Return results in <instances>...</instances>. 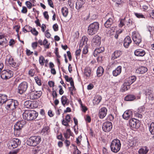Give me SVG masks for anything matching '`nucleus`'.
Here are the masks:
<instances>
[{
    "label": "nucleus",
    "instance_id": "obj_24",
    "mask_svg": "<svg viewBox=\"0 0 154 154\" xmlns=\"http://www.w3.org/2000/svg\"><path fill=\"white\" fill-rule=\"evenodd\" d=\"M146 93L149 100H154V92L148 89L146 90Z\"/></svg>",
    "mask_w": 154,
    "mask_h": 154
},
{
    "label": "nucleus",
    "instance_id": "obj_12",
    "mask_svg": "<svg viewBox=\"0 0 154 154\" xmlns=\"http://www.w3.org/2000/svg\"><path fill=\"white\" fill-rule=\"evenodd\" d=\"M112 125L111 122L107 121L104 122L102 125L103 130L106 132H109L112 129Z\"/></svg>",
    "mask_w": 154,
    "mask_h": 154
},
{
    "label": "nucleus",
    "instance_id": "obj_3",
    "mask_svg": "<svg viewBox=\"0 0 154 154\" xmlns=\"http://www.w3.org/2000/svg\"><path fill=\"white\" fill-rule=\"evenodd\" d=\"M41 140L39 136H34L30 137L26 141L27 144L31 146H35L39 144Z\"/></svg>",
    "mask_w": 154,
    "mask_h": 154
},
{
    "label": "nucleus",
    "instance_id": "obj_41",
    "mask_svg": "<svg viewBox=\"0 0 154 154\" xmlns=\"http://www.w3.org/2000/svg\"><path fill=\"white\" fill-rule=\"evenodd\" d=\"M45 61L44 57L43 56H41L39 58V62L40 64L42 65L43 66L44 64V61Z\"/></svg>",
    "mask_w": 154,
    "mask_h": 154
},
{
    "label": "nucleus",
    "instance_id": "obj_19",
    "mask_svg": "<svg viewBox=\"0 0 154 154\" xmlns=\"http://www.w3.org/2000/svg\"><path fill=\"white\" fill-rule=\"evenodd\" d=\"M8 41L3 35H0V45L6 47L7 45Z\"/></svg>",
    "mask_w": 154,
    "mask_h": 154
},
{
    "label": "nucleus",
    "instance_id": "obj_14",
    "mask_svg": "<svg viewBox=\"0 0 154 154\" xmlns=\"http://www.w3.org/2000/svg\"><path fill=\"white\" fill-rule=\"evenodd\" d=\"M21 142V141L19 139L14 138L11 141L10 146L11 145L13 148H15L20 145Z\"/></svg>",
    "mask_w": 154,
    "mask_h": 154
},
{
    "label": "nucleus",
    "instance_id": "obj_52",
    "mask_svg": "<svg viewBox=\"0 0 154 154\" xmlns=\"http://www.w3.org/2000/svg\"><path fill=\"white\" fill-rule=\"evenodd\" d=\"M53 28L54 30L56 32L58 30V26L57 23L54 24L53 26Z\"/></svg>",
    "mask_w": 154,
    "mask_h": 154
},
{
    "label": "nucleus",
    "instance_id": "obj_37",
    "mask_svg": "<svg viewBox=\"0 0 154 154\" xmlns=\"http://www.w3.org/2000/svg\"><path fill=\"white\" fill-rule=\"evenodd\" d=\"M61 11L62 15L65 17H67L68 14V9L66 7H63L61 9Z\"/></svg>",
    "mask_w": 154,
    "mask_h": 154
},
{
    "label": "nucleus",
    "instance_id": "obj_2",
    "mask_svg": "<svg viewBox=\"0 0 154 154\" xmlns=\"http://www.w3.org/2000/svg\"><path fill=\"white\" fill-rule=\"evenodd\" d=\"M18 104L17 100L9 99L5 103V105L6 109L11 111L17 108L18 106Z\"/></svg>",
    "mask_w": 154,
    "mask_h": 154
},
{
    "label": "nucleus",
    "instance_id": "obj_26",
    "mask_svg": "<svg viewBox=\"0 0 154 154\" xmlns=\"http://www.w3.org/2000/svg\"><path fill=\"white\" fill-rule=\"evenodd\" d=\"M147 71V69L144 66H141L140 67L136 70V72L139 74H143Z\"/></svg>",
    "mask_w": 154,
    "mask_h": 154
},
{
    "label": "nucleus",
    "instance_id": "obj_49",
    "mask_svg": "<svg viewBox=\"0 0 154 154\" xmlns=\"http://www.w3.org/2000/svg\"><path fill=\"white\" fill-rule=\"evenodd\" d=\"M145 108L144 106H141L139 107L138 109V112L141 113L144 111Z\"/></svg>",
    "mask_w": 154,
    "mask_h": 154
},
{
    "label": "nucleus",
    "instance_id": "obj_21",
    "mask_svg": "<svg viewBox=\"0 0 154 154\" xmlns=\"http://www.w3.org/2000/svg\"><path fill=\"white\" fill-rule=\"evenodd\" d=\"M122 54V52L120 50L115 51L112 54L111 56V59L114 60L119 57Z\"/></svg>",
    "mask_w": 154,
    "mask_h": 154
},
{
    "label": "nucleus",
    "instance_id": "obj_44",
    "mask_svg": "<svg viewBox=\"0 0 154 154\" xmlns=\"http://www.w3.org/2000/svg\"><path fill=\"white\" fill-rule=\"evenodd\" d=\"M135 15L138 18H145L143 15L141 13H134Z\"/></svg>",
    "mask_w": 154,
    "mask_h": 154
},
{
    "label": "nucleus",
    "instance_id": "obj_8",
    "mask_svg": "<svg viewBox=\"0 0 154 154\" xmlns=\"http://www.w3.org/2000/svg\"><path fill=\"white\" fill-rule=\"evenodd\" d=\"M28 86L27 82H23L21 83L18 87V92L22 94L24 93L26 90Z\"/></svg>",
    "mask_w": 154,
    "mask_h": 154
},
{
    "label": "nucleus",
    "instance_id": "obj_23",
    "mask_svg": "<svg viewBox=\"0 0 154 154\" xmlns=\"http://www.w3.org/2000/svg\"><path fill=\"white\" fill-rule=\"evenodd\" d=\"M104 51V48L103 47H101L100 48L95 49L93 53L94 56L95 57H97L98 55L103 52Z\"/></svg>",
    "mask_w": 154,
    "mask_h": 154
},
{
    "label": "nucleus",
    "instance_id": "obj_48",
    "mask_svg": "<svg viewBox=\"0 0 154 154\" xmlns=\"http://www.w3.org/2000/svg\"><path fill=\"white\" fill-rule=\"evenodd\" d=\"M125 19V18H124V19H121L120 22V23L119 25V27H122L124 25V22Z\"/></svg>",
    "mask_w": 154,
    "mask_h": 154
},
{
    "label": "nucleus",
    "instance_id": "obj_33",
    "mask_svg": "<svg viewBox=\"0 0 154 154\" xmlns=\"http://www.w3.org/2000/svg\"><path fill=\"white\" fill-rule=\"evenodd\" d=\"M129 145L131 146H137L138 145V140L136 138L134 139L129 142Z\"/></svg>",
    "mask_w": 154,
    "mask_h": 154
},
{
    "label": "nucleus",
    "instance_id": "obj_62",
    "mask_svg": "<svg viewBox=\"0 0 154 154\" xmlns=\"http://www.w3.org/2000/svg\"><path fill=\"white\" fill-rule=\"evenodd\" d=\"M33 53V52H31L28 49L26 50V54L27 56H29Z\"/></svg>",
    "mask_w": 154,
    "mask_h": 154
},
{
    "label": "nucleus",
    "instance_id": "obj_1",
    "mask_svg": "<svg viewBox=\"0 0 154 154\" xmlns=\"http://www.w3.org/2000/svg\"><path fill=\"white\" fill-rule=\"evenodd\" d=\"M38 116V113L34 110H25L23 114V119L29 121L35 120Z\"/></svg>",
    "mask_w": 154,
    "mask_h": 154
},
{
    "label": "nucleus",
    "instance_id": "obj_60",
    "mask_svg": "<svg viewBox=\"0 0 154 154\" xmlns=\"http://www.w3.org/2000/svg\"><path fill=\"white\" fill-rule=\"evenodd\" d=\"M48 30H47L45 32V36L47 38H50L51 35L48 32Z\"/></svg>",
    "mask_w": 154,
    "mask_h": 154
},
{
    "label": "nucleus",
    "instance_id": "obj_35",
    "mask_svg": "<svg viewBox=\"0 0 154 154\" xmlns=\"http://www.w3.org/2000/svg\"><path fill=\"white\" fill-rule=\"evenodd\" d=\"M50 132V128L48 126L44 127L42 130V133L45 135H48Z\"/></svg>",
    "mask_w": 154,
    "mask_h": 154
},
{
    "label": "nucleus",
    "instance_id": "obj_25",
    "mask_svg": "<svg viewBox=\"0 0 154 154\" xmlns=\"http://www.w3.org/2000/svg\"><path fill=\"white\" fill-rule=\"evenodd\" d=\"M113 22V18H109L104 24V26L106 28H110Z\"/></svg>",
    "mask_w": 154,
    "mask_h": 154
},
{
    "label": "nucleus",
    "instance_id": "obj_20",
    "mask_svg": "<svg viewBox=\"0 0 154 154\" xmlns=\"http://www.w3.org/2000/svg\"><path fill=\"white\" fill-rule=\"evenodd\" d=\"M131 40L129 36H127L124 40V46L126 48H128L131 42Z\"/></svg>",
    "mask_w": 154,
    "mask_h": 154
},
{
    "label": "nucleus",
    "instance_id": "obj_64",
    "mask_svg": "<svg viewBox=\"0 0 154 154\" xmlns=\"http://www.w3.org/2000/svg\"><path fill=\"white\" fill-rule=\"evenodd\" d=\"M64 143L66 146L68 147L70 144V142L69 140H66L64 141Z\"/></svg>",
    "mask_w": 154,
    "mask_h": 154
},
{
    "label": "nucleus",
    "instance_id": "obj_56",
    "mask_svg": "<svg viewBox=\"0 0 154 154\" xmlns=\"http://www.w3.org/2000/svg\"><path fill=\"white\" fill-rule=\"evenodd\" d=\"M134 115L136 117L140 119H141L142 118V115L139 113L137 112L134 113Z\"/></svg>",
    "mask_w": 154,
    "mask_h": 154
},
{
    "label": "nucleus",
    "instance_id": "obj_63",
    "mask_svg": "<svg viewBox=\"0 0 154 154\" xmlns=\"http://www.w3.org/2000/svg\"><path fill=\"white\" fill-rule=\"evenodd\" d=\"M19 151H20V149H18L16 150L15 151H12V152H10L8 153V154H17V153L19 152Z\"/></svg>",
    "mask_w": 154,
    "mask_h": 154
},
{
    "label": "nucleus",
    "instance_id": "obj_4",
    "mask_svg": "<svg viewBox=\"0 0 154 154\" xmlns=\"http://www.w3.org/2000/svg\"><path fill=\"white\" fill-rule=\"evenodd\" d=\"M99 29V23L97 22H94L88 26V33L89 35H93L97 32Z\"/></svg>",
    "mask_w": 154,
    "mask_h": 154
},
{
    "label": "nucleus",
    "instance_id": "obj_36",
    "mask_svg": "<svg viewBox=\"0 0 154 154\" xmlns=\"http://www.w3.org/2000/svg\"><path fill=\"white\" fill-rule=\"evenodd\" d=\"M88 38L85 36H83L82 39V41L80 44L79 47L82 46L83 45H86L88 41Z\"/></svg>",
    "mask_w": 154,
    "mask_h": 154
},
{
    "label": "nucleus",
    "instance_id": "obj_5",
    "mask_svg": "<svg viewBox=\"0 0 154 154\" xmlns=\"http://www.w3.org/2000/svg\"><path fill=\"white\" fill-rule=\"evenodd\" d=\"M121 146V144L120 140L115 139L112 141L110 146L112 151L116 153L120 150Z\"/></svg>",
    "mask_w": 154,
    "mask_h": 154
},
{
    "label": "nucleus",
    "instance_id": "obj_47",
    "mask_svg": "<svg viewBox=\"0 0 154 154\" xmlns=\"http://www.w3.org/2000/svg\"><path fill=\"white\" fill-rule=\"evenodd\" d=\"M53 91H52V96L53 98H56L57 97V94L56 91V90H54V88H53L52 89Z\"/></svg>",
    "mask_w": 154,
    "mask_h": 154
},
{
    "label": "nucleus",
    "instance_id": "obj_51",
    "mask_svg": "<svg viewBox=\"0 0 154 154\" xmlns=\"http://www.w3.org/2000/svg\"><path fill=\"white\" fill-rule=\"evenodd\" d=\"M31 32L34 35L36 36L38 34V32L37 31L35 28L32 29Z\"/></svg>",
    "mask_w": 154,
    "mask_h": 154
},
{
    "label": "nucleus",
    "instance_id": "obj_59",
    "mask_svg": "<svg viewBox=\"0 0 154 154\" xmlns=\"http://www.w3.org/2000/svg\"><path fill=\"white\" fill-rule=\"evenodd\" d=\"M38 42H33L32 43V48L34 49H35L36 48L37 46Z\"/></svg>",
    "mask_w": 154,
    "mask_h": 154
},
{
    "label": "nucleus",
    "instance_id": "obj_18",
    "mask_svg": "<svg viewBox=\"0 0 154 154\" xmlns=\"http://www.w3.org/2000/svg\"><path fill=\"white\" fill-rule=\"evenodd\" d=\"M132 115V112L131 110H129L125 112L122 115L123 119L125 120H128Z\"/></svg>",
    "mask_w": 154,
    "mask_h": 154
},
{
    "label": "nucleus",
    "instance_id": "obj_38",
    "mask_svg": "<svg viewBox=\"0 0 154 154\" xmlns=\"http://www.w3.org/2000/svg\"><path fill=\"white\" fill-rule=\"evenodd\" d=\"M8 62L9 64L13 67H16L18 66L17 64L14 62L13 58L11 57L9 58Z\"/></svg>",
    "mask_w": 154,
    "mask_h": 154
},
{
    "label": "nucleus",
    "instance_id": "obj_54",
    "mask_svg": "<svg viewBox=\"0 0 154 154\" xmlns=\"http://www.w3.org/2000/svg\"><path fill=\"white\" fill-rule=\"evenodd\" d=\"M126 23L127 26L129 27L131 25H132L134 22L131 19H129L128 21L126 22Z\"/></svg>",
    "mask_w": 154,
    "mask_h": 154
},
{
    "label": "nucleus",
    "instance_id": "obj_28",
    "mask_svg": "<svg viewBox=\"0 0 154 154\" xmlns=\"http://www.w3.org/2000/svg\"><path fill=\"white\" fill-rule=\"evenodd\" d=\"M122 67L121 66H119L114 70L113 71V75L116 76L119 75L121 72Z\"/></svg>",
    "mask_w": 154,
    "mask_h": 154
},
{
    "label": "nucleus",
    "instance_id": "obj_39",
    "mask_svg": "<svg viewBox=\"0 0 154 154\" xmlns=\"http://www.w3.org/2000/svg\"><path fill=\"white\" fill-rule=\"evenodd\" d=\"M91 70L90 68L88 67L86 68L85 69V74L87 77H89L91 74Z\"/></svg>",
    "mask_w": 154,
    "mask_h": 154
},
{
    "label": "nucleus",
    "instance_id": "obj_40",
    "mask_svg": "<svg viewBox=\"0 0 154 154\" xmlns=\"http://www.w3.org/2000/svg\"><path fill=\"white\" fill-rule=\"evenodd\" d=\"M102 99V97L99 95H96L94 99V100L95 101L96 103L97 104H98L101 101Z\"/></svg>",
    "mask_w": 154,
    "mask_h": 154
},
{
    "label": "nucleus",
    "instance_id": "obj_53",
    "mask_svg": "<svg viewBox=\"0 0 154 154\" xmlns=\"http://www.w3.org/2000/svg\"><path fill=\"white\" fill-rule=\"evenodd\" d=\"M69 122H67L66 120L65 121V120L63 119V120L62 121V124L63 125L66 126H68L69 125L68 124V123Z\"/></svg>",
    "mask_w": 154,
    "mask_h": 154
},
{
    "label": "nucleus",
    "instance_id": "obj_16",
    "mask_svg": "<svg viewBox=\"0 0 154 154\" xmlns=\"http://www.w3.org/2000/svg\"><path fill=\"white\" fill-rule=\"evenodd\" d=\"M107 110L105 107L101 108L99 110L98 115L100 119H103L106 116Z\"/></svg>",
    "mask_w": 154,
    "mask_h": 154
},
{
    "label": "nucleus",
    "instance_id": "obj_42",
    "mask_svg": "<svg viewBox=\"0 0 154 154\" xmlns=\"http://www.w3.org/2000/svg\"><path fill=\"white\" fill-rule=\"evenodd\" d=\"M75 0H69L68 1V4L71 8H72L74 7V4L75 3Z\"/></svg>",
    "mask_w": 154,
    "mask_h": 154
},
{
    "label": "nucleus",
    "instance_id": "obj_45",
    "mask_svg": "<svg viewBox=\"0 0 154 154\" xmlns=\"http://www.w3.org/2000/svg\"><path fill=\"white\" fill-rule=\"evenodd\" d=\"M43 45H44L45 48L48 49L49 48V45H47L48 43V41L46 39H45L43 42Z\"/></svg>",
    "mask_w": 154,
    "mask_h": 154
},
{
    "label": "nucleus",
    "instance_id": "obj_7",
    "mask_svg": "<svg viewBox=\"0 0 154 154\" xmlns=\"http://www.w3.org/2000/svg\"><path fill=\"white\" fill-rule=\"evenodd\" d=\"M13 74V72L10 70H4L1 72V77L2 79L7 80L12 77Z\"/></svg>",
    "mask_w": 154,
    "mask_h": 154
},
{
    "label": "nucleus",
    "instance_id": "obj_31",
    "mask_svg": "<svg viewBox=\"0 0 154 154\" xmlns=\"http://www.w3.org/2000/svg\"><path fill=\"white\" fill-rule=\"evenodd\" d=\"M32 103L30 100H27L25 102L24 105V107L28 108H32L33 107Z\"/></svg>",
    "mask_w": 154,
    "mask_h": 154
},
{
    "label": "nucleus",
    "instance_id": "obj_9",
    "mask_svg": "<svg viewBox=\"0 0 154 154\" xmlns=\"http://www.w3.org/2000/svg\"><path fill=\"white\" fill-rule=\"evenodd\" d=\"M42 94L41 91H32L30 92L29 97L31 100H35L39 98Z\"/></svg>",
    "mask_w": 154,
    "mask_h": 154
},
{
    "label": "nucleus",
    "instance_id": "obj_17",
    "mask_svg": "<svg viewBox=\"0 0 154 154\" xmlns=\"http://www.w3.org/2000/svg\"><path fill=\"white\" fill-rule=\"evenodd\" d=\"M85 3V0H77L76 2V9L78 10L84 7Z\"/></svg>",
    "mask_w": 154,
    "mask_h": 154
},
{
    "label": "nucleus",
    "instance_id": "obj_57",
    "mask_svg": "<svg viewBox=\"0 0 154 154\" xmlns=\"http://www.w3.org/2000/svg\"><path fill=\"white\" fill-rule=\"evenodd\" d=\"M26 4L27 7L29 9L31 8L32 7V3L29 1H26Z\"/></svg>",
    "mask_w": 154,
    "mask_h": 154
},
{
    "label": "nucleus",
    "instance_id": "obj_61",
    "mask_svg": "<svg viewBox=\"0 0 154 154\" xmlns=\"http://www.w3.org/2000/svg\"><path fill=\"white\" fill-rule=\"evenodd\" d=\"M27 11V8L25 6L23 7V9L21 11L22 13H26Z\"/></svg>",
    "mask_w": 154,
    "mask_h": 154
},
{
    "label": "nucleus",
    "instance_id": "obj_30",
    "mask_svg": "<svg viewBox=\"0 0 154 154\" xmlns=\"http://www.w3.org/2000/svg\"><path fill=\"white\" fill-rule=\"evenodd\" d=\"M149 150L147 147L145 146L140 149L138 151L139 154H146Z\"/></svg>",
    "mask_w": 154,
    "mask_h": 154
},
{
    "label": "nucleus",
    "instance_id": "obj_29",
    "mask_svg": "<svg viewBox=\"0 0 154 154\" xmlns=\"http://www.w3.org/2000/svg\"><path fill=\"white\" fill-rule=\"evenodd\" d=\"M61 100L62 103L64 106L65 105H67L69 103V101L66 96H63L62 97Z\"/></svg>",
    "mask_w": 154,
    "mask_h": 154
},
{
    "label": "nucleus",
    "instance_id": "obj_22",
    "mask_svg": "<svg viewBox=\"0 0 154 154\" xmlns=\"http://www.w3.org/2000/svg\"><path fill=\"white\" fill-rule=\"evenodd\" d=\"M134 54L137 56L143 57L146 54L145 51L143 50L140 49H137L134 51Z\"/></svg>",
    "mask_w": 154,
    "mask_h": 154
},
{
    "label": "nucleus",
    "instance_id": "obj_55",
    "mask_svg": "<svg viewBox=\"0 0 154 154\" xmlns=\"http://www.w3.org/2000/svg\"><path fill=\"white\" fill-rule=\"evenodd\" d=\"M103 56L98 55L97 57V60L98 62H101L103 60Z\"/></svg>",
    "mask_w": 154,
    "mask_h": 154
},
{
    "label": "nucleus",
    "instance_id": "obj_27",
    "mask_svg": "<svg viewBox=\"0 0 154 154\" xmlns=\"http://www.w3.org/2000/svg\"><path fill=\"white\" fill-rule=\"evenodd\" d=\"M7 96L5 94H0V104L2 105L5 104L8 100Z\"/></svg>",
    "mask_w": 154,
    "mask_h": 154
},
{
    "label": "nucleus",
    "instance_id": "obj_15",
    "mask_svg": "<svg viewBox=\"0 0 154 154\" xmlns=\"http://www.w3.org/2000/svg\"><path fill=\"white\" fill-rule=\"evenodd\" d=\"M92 45L94 47H97L100 44V38L98 35L94 36L92 40Z\"/></svg>",
    "mask_w": 154,
    "mask_h": 154
},
{
    "label": "nucleus",
    "instance_id": "obj_6",
    "mask_svg": "<svg viewBox=\"0 0 154 154\" xmlns=\"http://www.w3.org/2000/svg\"><path fill=\"white\" fill-rule=\"evenodd\" d=\"M136 77L134 76L126 79L123 84V89L124 91L128 90L130 88V85L136 81Z\"/></svg>",
    "mask_w": 154,
    "mask_h": 154
},
{
    "label": "nucleus",
    "instance_id": "obj_34",
    "mask_svg": "<svg viewBox=\"0 0 154 154\" xmlns=\"http://www.w3.org/2000/svg\"><path fill=\"white\" fill-rule=\"evenodd\" d=\"M104 71V69L101 66L99 67L97 71V73L98 76L100 77L102 75Z\"/></svg>",
    "mask_w": 154,
    "mask_h": 154
},
{
    "label": "nucleus",
    "instance_id": "obj_10",
    "mask_svg": "<svg viewBox=\"0 0 154 154\" xmlns=\"http://www.w3.org/2000/svg\"><path fill=\"white\" fill-rule=\"evenodd\" d=\"M26 124V122L24 120L17 122L14 125L15 132L19 131Z\"/></svg>",
    "mask_w": 154,
    "mask_h": 154
},
{
    "label": "nucleus",
    "instance_id": "obj_32",
    "mask_svg": "<svg viewBox=\"0 0 154 154\" xmlns=\"http://www.w3.org/2000/svg\"><path fill=\"white\" fill-rule=\"evenodd\" d=\"M136 97L133 94H129L127 95L125 98V100L127 101H133L135 99Z\"/></svg>",
    "mask_w": 154,
    "mask_h": 154
},
{
    "label": "nucleus",
    "instance_id": "obj_58",
    "mask_svg": "<svg viewBox=\"0 0 154 154\" xmlns=\"http://www.w3.org/2000/svg\"><path fill=\"white\" fill-rule=\"evenodd\" d=\"M43 15L45 18L48 20L49 17V15L48 14V12L47 11L44 12L43 13Z\"/></svg>",
    "mask_w": 154,
    "mask_h": 154
},
{
    "label": "nucleus",
    "instance_id": "obj_50",
    "mask_svg": "<svg viewBox=\"0 0 154 154\" xmlns=\"http://www.w3.org/2000/svg\"><path fill=\"white\" fill-rule=\"evenodd\" d=\"M147 29L150 33L151 32H153L154 30L153 27L151 26H147Z\"/></svg>",
    "mask_w": 154,
    "mask_h": 154
},
{
    "label": "nucleus",
    "instance_id": "obj_46",
    "mask_svg": "<svg viewBox=\"0 0 154 154\" xmlns=\"http://www.w3.org/2000/svg\"><path fill=\"white\" fill-rule=\"evenodd\" d=\"M64 77L66 80L67 82H70L73 80L72 77H71L69 78L68 76L67 75H65Z\"/></svg>",
    "mask_w": 154,
    "mask_h": 154
},
{
    "label": "nucleus",
    "instance_id": "obj_13",
    "mask_svg": "<svg viewBox=\"0 0 154 154\" xmlns=\"http://www.w3.org/2000/svg\"><path fill=\"white\" fill-rule=\"evenodd\" d=\"M129 124L130 126L133 128H137L140 126V123L138 120L135 119H130Z\"/></svg>",
    "mask_w": 154,
    "mask_h": 154
},
{
    "label": "nucleus",
    "instance_id": "obj_43",
    "mask_svg": "<svg viewBox=\"0 0 154 154\" xmlns=\"http://www.w3.org/2000/svg\"><path fill=\"white\" fill-rule=\"evenodd\" d=\"M35 79L36 83L38 85H42L41 80L39 79L38 77L37 76L35 77Z\"/></svg>",
    "mask_w": 154,
    "mask_h": 154
},
{
    "label": "nucleus",
    "instance_id": "obj_11",
    "mask_svg": "<svg viewBox=\"0 0 154 154\" xmlns=\"http://www.w3.org/2000/svg\"><path fill=\"white\" fill-rule=\"evenodd\" d=\"M132 39L135 43L137 45H139L142 41L141 37L138 33H133Z\"/></svg>",
    "mask_w": 154,
    "mask_h": 154
}]
</instances>
